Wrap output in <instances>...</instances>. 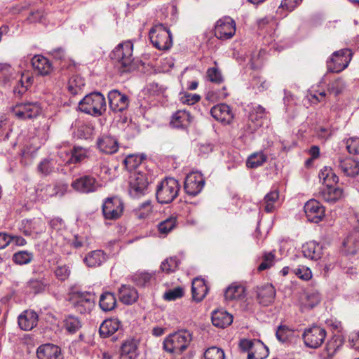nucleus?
Listing matches in <instances>:
<instances>
[{
  "label": "nucleus",
  "mask_w": 359,
  "mask_h": 359,
  "mask_svg": "<svg viewBox=\"0 0 359 359\" xmlns=\"http://www.w3.org/2000/svg\"><path fill=\"white\" fill-rule=\"evenodd\" d=\"M153 182L151 170L148 168L147 156L136 154V198L147 196L151 192Z\"/></svg>",
  "instance_id": "obj_1"
},
{
  "label": "nucleus",
  "mask_w": 359,
  "mask_h": 359,
  "mask_svg": "<svg viewBox=\"0 0 359 359\" xmlns=\"http://www.w3.org/2000/svg\"><path fill=\"white\" fill-rule=\"evenodd\" d=\"M110 57L120 73L131 71L133 69L135 60L133 44L130 41L119 43L111 52Z\"/></svg>",
  "instance_id": "obj_2"
},
{
  "label": "nucleus",
  "mask_w": 359,
  "mask_h": 359,
  "mask_svg": "<svg viewBox=\"0 0 359 359\" xmlns=\"http://www.w3.org/2000/svg\"><path fill=\"white\" fill-rule=\"evenodd\" d=\"M192 334L186 330H179L169 334L163 341L164 350L173 354H181L189 346Z\"/></svg>",
  "instance_id": "obj_3"
},
{
  "label": "nucleus",
  "mask_w": 359,
  "mask_h": 359,
  "mask_svg": "<svg viewBox=\"0 0 359 359\" xmlns=\"http://www.w3.org/2000/svg\"><path fill=\"white\" fill-rule=\"evenodd\" d=\"M180 190V185L177 180L172 177H166L156 187V200L160 203H171L177 197Z\"/></svg>",
  "instance_id": "obj_4"
},
{
  "label": "nucleus",
  "mask_w": 359,
  "mask_h": 359,
  "mask_svg": "<svg viewBox=\"0 0 359 359\" xmlns=\"http://www.w3.org/2000/svg\"><path fill=\"white\" fill-rule=\"evenodd\" d=\"M81 111L95 116L102 115L106 110V101L100 93H93L87 95L79 102Z\"/></svg>",
  "instance_id": "obj_5"
},
{
  "label": "nucleus",
  "mask_w": 359,
  "mask_h": 359,
  "mask_svg": "<svg viewBox=\"0 0 359 359\" xmlns=\"http://www.w3.org/2000/svg\"><path fill=\"white\" fill-rule=\"evenodd\" d=\"M152 45L158 50H168L172 45V35L169 29L161 24L154 26L149 32Z\"/></svg>",
  "instance_id": "obj_6"
},
{
  "label": "nucleus",
  "mask_w": 359,
  "mask_h": 359,
  "mask_svg": "<svg viewBox=\"0 0 359 359\" xmlns=\"http://www.w3.org/2000/svg\"><path fill=\"white\" fill-rule=\"evenodd\" d=\"M69 302L80 313H89L95 306V297L88 292L73 291L70 294Z\"/></svg>",
  "instance_id": "obj_7"
},
{
  "label": "nucleus",
  "mask_w": 359,
  "mask_h": 359,
  "mask_svg": "<svg viewBox=\"0 0 359 359\" xmlns=\"http://www.w3.org/2000/svg\"><path fill=\"white\" fill-rule=\"evenodd\" d=\"M42 111L38 102L17 103L11 109L12 114L20 120H32L37 118Z\"/></svg>",
  "instance_id": "obj_8"
},
{
  "label": "nucleus",
  "mask_w": 359,
  "mask_h": 359,
  "mask_svg": "<svg viewBox=\"0 0 359 359\" xmlns=\"http://www.w3.org/2000/svg\"><path fill=\"white\" fill-rule=\"evenodd\" d=\"M239 347L248 353V359H265L269 353L267 346L259 339H241Z\"/></svg>",
  "instance_id": "obj_9"
},
{
  "label": "nucleus",
  "mask_w": 359,
  "mask_h": 359,
  "mask_svg": "<svg viewBox=\"0 0 359 359\" xmlns=\"http://www.w3.org/2000/svg\"><path fill=\"white\" fill-rule=\"evenodd\" d=\"M352 52L348 48L335 51L327 61V71L339 73L345 69L351 60Z\"/></svg>",
  "instance_id": "obj_10"
},
{
  "label": "nucleus",
  "mask_w": 359,
  "mask_h": 359,
  "mask_svg": "<svg viewBox=\"0 0 359 359\" xmlns=\"http://www.w3.org/2000/svg\"><path fill=\"white\" fill-rule=\"evenodd\" d=\"M327 332L320 326L313 325L305 329L302 339L305 346L310 348H318L323 344Z\"/></svg>",
  "instance_id": "obj_11"
},
{
  "label": "nucleus",
  "mask_w": 359,
  "mask_h": 359,
  "mask_svg": "<svg viewBox=\"0 0 359 359\" xmlns=\"http://www.w3.org/2000/svg\"><path fill=\"white\" fill-rule=\"evenodd\" d=\"M71 187L77 192L88 194L97 191L101 185L93 176L85 175L74 180Z\"/></svg>",
  "instance_id": "obj_12"
},
{
  "label": "nucleus",
  "mask_w": 359,
  "mask_h": 359,
  "mask_svg": "<svg viewBox=\"0 0 359 359\" xmlns=\"http://www.w3.org/2000/svg\"><path fill=\"white\" fill-rule=\"evenodd\" d=\"M236 32V22L230 17L218 20L215 26V36L222 40L231 39Z\"/></svg>",
  "instance_id": "obj_13"
},
{
  "label": "nucleus",
  "mask_w": 359,
  "mask_h": 359,
  "mask_svg": "<svg viewBox=\"0 0 359 359\" xmlns=\"http://www.w3.org/2000/svg\"><path fill=\"white\" fill-rule=\"evenodd\" d=\"M205 185V179L198 172L189 173L184 180V189L185 192L192 196L198 195Z\"/></svg>",
  "instance_id": "obj_14"
},
{
  "label": "nucleus",
  "mask_w": 359,
  "mask_h": 359,
  "mask_svg": "<svg viewBox=\"0 0 359 359\" xmlns=\"http://www.w3.org/2000/svg\"><path fill=\"white\" fill-rule=\"evenodd\" d=\"M102 213L107 219H117L123 212V204L116 197L107 198L102 205Z\"/></svg>",
  "instance_id": "obj_15"
},
{
  "label": "nucleus",
  "mask_w": 359,
  "mask_h": 359,
  "mask_svg": "<svg viewBox=\"0 0 359 359\" xmlns=\"http://www.w3.org/2000/svg\"><path fill=\"white\" fill-rule=\"evenodd\" d=\"M304 212L309 222L318 223L325 216L324 207L316 200L307 201L304 207Z\"/></svg>",
  "instance_id": "obj_16"
},
{
  "label": "nucleus",
  "mask_w": 359,
  "mask_h": 359,
  "mask_svg": "<svg viewBox=\"0 0 359 359\" xmlns=\"http://www.w3.org/2000/svg\"><path fill=\"white\" fill-rule=\"evenodd\" d=\"M266 116V109L261 105H257L250 110L248 116V123L245 130L253 133L263 124V119Z\"/></svg>",
  "instance_id": "obj_17"
},
{
  "label": "nucleus",
  "mask_w": 359,
  "mask_h": 359,
  "mask_svg": "<svg viewBox=\"0 0 359 359\" xmlns=\"http://www.w3.org/2000/svg\"><path fill=\"white\" fill-rule=\"evenodd\" d=\"M97 146L100 152L113 154L118 150L117 139L110 134H102L97 140Z\"/></svg>",
  "instance_id": "obj_18"
},
{
  "label": "nucleus",
  "mask_w": 359,
  "mask_h": 359,
  "mask_svg": "<svg viewBox=\"0 0 359 359\" xmlns=\"http://www.w3.org/2000/svg\"><path fill=\"white\" fill-rule=\"evenodd\" d=\"M68 184L65 182H58L54 185L46 184L37 190L39 196L42 198L59 196L62 197L67 192Z\"/></svg>",
  "instance_id": "obj_19"
},
{
  "label": "nucleus",
  "mask_w": 359,
  "mask_h": 359,
  "mask_svg": "<svg viewBox=\"0 0 359 359\" xmlns=\"http://www.w3.org/2000/svg\"><path fill=\"white\" fill-rule=\"evenodd\" d=\"M109 104L115 112L123 111L128 106V98L117 90H112L108 93Z\"/></svg>",
  "instance_id": "obj_20"
},
{
  "label": "nucleus",
  "mask_w": 359,
  "mask_h": 359,
  "mask_svg": "<svg viewBox=\"0 0 359 359\" xmlns=\"http://www.w3.org/2000/svg\"><path fill=\"white\" fill-rule=\"evenodd\" d=\"M256 292L259 303L264 306L273 302L276 294L274 287L269 283L257 287Z\"/></svg>",
  "instance_id": "obj_21"
},
{
  "label": "nucleus",
  "mask_w": 359,
  "mask_h": 359,
  "mask_svg": "<svg viewBox=\"0 0 359 359\" xmlns=\"http://www.w3.org/2000/svg\"><path fill=\"white\" fill-rule=\"evenodd\" d=\"M210 114L215 120L224 124H229L233 118V114L230 107L226 104L214 106L210 109Z\"/></svg>",
  "instance_id": "obj_22"
},
{
  "label": "nucleus",
  "mask_w": 359,
  "mask_h": 359,
  "mask_svg": "<svg viewBox=\"0 0 359 359\" xmlns=\"http://www.w3.org/2000/svg\"><path fill=\"white\" fill-rule=\"evenodd\" d=\"M153 211L151 201L147 199L139 204L136 208V225H142V227L149 224V220Z\"/></svg>",
  "instance_id": "obj_23"
},
{
  "label": "nucleus",
  "mask_w": 359,
  "mask_h": 359,
  "mask_svg": "<svg viewBox=\"0 0 359 359\" xmlns=\"http://www.w3.org/2000/svg\"><path fill=\"white\" fill-rule=\"evenodd\" d=\"M344 196L343 189L332 184L325 186L319 192V196L329 203H336L341 199Z\"/></svg>",
  "instance_id": "obj_24"
},
{
  "label": "nucleus",
  "mask_w": 359,
  "mask_h": 359,
  "mask_svg": "<svg viewBox=\"0 0 359 359\" xmlns=\"http://www.w3.org/2000/svg\"><path fill=\"white\" fill-rule=\"evenodd\" d=\"M39 359H62L61 349L53 344H45L38 347L36 351Z\"/></svg>",
  "instance_id": "obj_25"
},
{
  "label": "nucleus",
  "mask_w": 359,
  "mask_h": 359,
  "mask_svg": "<svg viewBox=\"0 0 359 359\" xmlns=\"http://www.w3.org/2000/svg\"><path fill=\"white\" fill-rule=\"evenodd\" d=\"M337 166L348 177H355L359 174V161L352 158H339Z\"/></svg>",
  "instance_id": "obj_26"
},
{
  "label": "nucleus",
  "mask_w": 359,
  "mask_h": 359,
  "mask_svg": "<svg viewBox=\"0 0 359 359\" xmlns=\"http://www.w3.org/2000/svg\"><path fill=\"white\" fill-rule=\"evenodd\" d=\"M18 323L21 330L29 331L36 326L38 315L33 311L26 310L18 316Z\"/></svg>",
  "instance_id": "obj_27"
},
{
  "label": "nucleus",
  "mask_w": 359,
  "mask_h": 359,
  "mask_svg": "<svg viewBox=\"0 0 359 359\" xmlns=\"http://www.w3.org/2000/svg\"><path fill=\"white\" fill-rule=\"evenodd\" d=\"M32 65L35 72L42 76L49 74L53 70L51 62L44 56L35 55L32 59Z\"/></svg>",
  "instance_id": "obj_28"
},
{
  "label": "nucleus",
  "mask_w": 359,
  "mask_h": 359,
  "mask_svg": "<svg viewBox=\"0 0 359 359\" xmlns=\"http://www.w3.org/2000/svg\"><path fill=\"white\" fill-rule=\"evenodd\" d=\"M302 252L305 257L312 260H318L323 255V248L316 241H309L303 245Z\"/></svg>",
  "instance_id": "obj_29"
},
{
  "label": "nucleus",
  "mask_w": 359,
  "mask_h": 359,
  "mask_svg": "<svg viewBox=\"0 0 359 359\" xmlns=\"http://www.w3.org/2000/svg\"><path fill=\"white\" fill-rule=\"evenodd\" d=\"M121 322L117 318H109L104 320L100 326V334L106 338L114 334L120 327Z\"/></svg>",
  "instance_id": "obj_30"
},
{
  "label": "nucleus",
  "mask_w": 359,
  "mask_h": 359,
  "mask_svg": "<svg viewBox=\"0 0 359 359\" xmlns=\"http://www.w3.org/2000/svg\"><path fill=\"white\" fill-rule=\"evenodd\" d=\"M208 287L202 278H195L192 282L191 292L193 299L196 302H201L206 296Z\"/></svg>",
  "instance_id": "obj_31"
},
{
  "label": "nucleus",
  "mask_w": 359,
  "mask_h": 359,
  "mask_svg": "<svg viewBox=\"0 0 359 359\" xmlns=\"http://www.w3.org/2000/svg\"><path fill=\"white\" fill-rule=\"evenodd\" d=\"M212 322L214 326L224 328L233 322V316L225 311H215L212 314Z\"/></svg>",
  "instance_id": "obj_32"
},
{
  "label": "nucleus",
  "mask_w": 359,
  "mask_h": 359,
  "mask_svg": "<svg viewBox=\"0 0 359 359\" xmlns=\"http://www.w3.org/2000/svg\"><path fill=\"white\" fill-rule=\"evenodd\" d=\"M191 122V116L185 110H178L172 118L170 124L175 128H186Z\"/></svg>",
  "instance_id": "obj_33"
},
{
  "label": "nucleus",
  "mask_w": 359,
  "mask_h": 359,
  "mask_svg": "<svg viewBox=\"0 0 359 359\" xmlns=\"http://www.w3.org/2000/svg\"><path fill=\"white\" fill-rule=\"evenodd\" d=\"M347 253L355 254L359 250V231L351 232L343 242Z\"/></svg>",
  "instance_id": "obj_34"
},
{
  "label": "nucleus",
  "mask_w": 359,
  "mask_h": 359,
  "mask_svg": "<svg viewBox=\"0 0 359 359\" xmlns=\"http://www.w3.org/2000/svg\"><path fill=\"white\" fill-rule=\"evenodd\" d=\"M99 305L104 311H110L113 310L116 305V299L114 293L110 292H104L100 297Z\"/></svg>",
  "instance_id": "obj_35"
},
{
  "label": "nucleus",
  "mask_w": 359,
  "mask_h": 359,
  "mask_svg": "<svg viewBox=\"0 0 359 359\" xmlns=\"http://www.w3.org/2000/svg\"><path fill=\"white\" fill-rule=\"evenodd\" d=\"M88 267L100 266L105 261L104 253L102 250H94L89 252L83 259Z\"/></svg>",
  "instance_id": "obj_36"
},
{
  "label": "nucleus",
  "mask_w": 359,
  "mask_h": 359,
  "mask_svg": "<svg viewBox=\"0 0 359 359\" xmlns=\"http://www.w3.org/2000/svg\"><path fill=\"white\" fill-rule=\"evenodd\" d=\"M121 359L135 358V338L130 337L125 340L121 346Z\"/></svg>",
  "instance_id": "obj_37"
},
{
  "label": "nucleus",
  "mask_w": 359,
  "mask_h": 359,
  "mask_svg": "<svg viewBox=\"0 0 359 359\" xmlns=\"http://www.w3.org/2000/svg\"><path fill=\"white\" fill-rule=\"evenodd\" d=\"M135 290L133 286L122 285L118 290L119 299L124 304L131 305L135 302Z\"/></svg>",
  "instance_id": "obj_38"
},
{
  "label": "nucleus",
  "mask_w": 359,
  "mask_h": 359,
  "mask_svg": "<svg viewBox=\"0 0 359 359\" xmlns=\"http://www.w3.org/2000/svg\"><path fill=\"white\" fill-rule=\"evenodd\" d=\"M82 326L81 321L78 317L69 315L63 320V327L69 334H74L79 331Z\"/></svg>",
  "instance_id": "obj_39"
},
{
  "label": "nucleus",
  "mask_w": 359,
  "mask_h": 359,
  "mask_svg": "<svg viewBox=\"0 0 359 359\" xmlns=\"http://www.w3.org/2000/svg\"><path fill=\"white\" fill-rule=\"evenodd\" d=\"M320 301V296L317 292H306L301 297V304L304 308L312 309Z\"/></svg>",
  "instance_id": "obj_40"
},
{
  "label": "nucleus",
  "mask_w": 359,
  "mask_h": 359,
  "mask_svg": "<svg viewBox=\"0 0 359 359\" xmlns=\"http://www.w3.org/2000/svg\"><path fill=\"white\" fill-rule=\"evenodd\" d=\"M245 288L241 285L233 283L229 285L224 293L225 299L227 300L238 299L243 297Z\"/></svg>",
  "instance_id": "obj_41"
},
{
  "label": "nucleus",
  "mask_w": 359,
  "mask_h": 359,
  "mask_svg": "<svg viewBox=\"0 0 359 359\" xmlns=\"http://www.w3.org/2000/svg\"><path fill=\"white\" fill-rule=\"evenodd\" d=\"M279 198V192L274 189L268 193L263 201L264 209L267 212H271L275 210L276 203Z\"/></svg>",
  "instance_id": "obj_42"
},
{
  "label": "nucleus",
  "mask_w": 359,
  "mask_h": 359,
  "mask_svg": "<svg viewBox=\"0 0 359 359\" xmlns=\"http://www.w3.org/2000/svg\"><path fill=\"white\" fill-rule=\"evenodd\" d=\"M84 86L83 79L80 76L74 75L68 81L67 89L72 95H77L81 92Z\"/></svg>",
  "instance_id": "obj_43"
},
{
  "label": "nucleus",
  "mask_w": 359,
  "mask_h": 359,
  "mask_svg": "<svg viewBox=\"0 0 359 359\" xmlns=\"http://www.w3.org/2000/svg\"><path fill=\"white\" fill-rule=\"evenodd\" d=\"M56 162L52 158H45L37 165L38 172L42 175L47 176L55 170Z\"/></svg>",
  "instance_id": "obj_44"
},
{
  "label": "nucleus",
  "mask_w": 359,
  "mask_h": 359,
  "mask_svg": "<svg viewBox=\"0 0 359 359\" xmlns=\"http://www.w3.org/2000/svg\"><path fill=\"white\" fill-rule=\"evenodd\" d=\"M319 178L323 181L325 186H327L328 184L334 185V184L337 183L339 180L338 176L333 172L332 168L327 167H325L320 171Z\"/></svg>",
  "instance_id": "obj_45"
},
{
  "label": "nucleus",
  "mask_w": 359,
  "mask_h": 359,
  "mask_svg": "<svg viewBox=\"0 0 359 359\" xmlns=\"http://www.w3.org/2000/svg\"><path fill=\"white\" fill-rule=\"evenodd\" d=\"M267 160V156L263 152L252 154L247 160L246 165L250 168H257L262 165Z\"/></svg>",
  "instance_id": "obj_46"
},
{
  "label": "nucleus",
  "mask_w": 359,
  "mask_h": 359,
  "mask_svg": "<svg viewBox=\"0 0 359 359\" xmlns=\"http://www.w3.org/2000/svg\"><path fill=\"white\" fill-rule=\"evenodd\" d=\"M87 157V150L81 147H74L71 151V156L67 163H79Z\"/></svg>",
  "instance_id": "obj_47"
},
{
  "label": "nucleus",
  "mask_w": 359,
  "mask_h": 359,
  "mask_svg": "<svg viewBox=\"0 0 359 359\" xmlns=\"http://www.w3.org/2000/svg\"><path fill=\"white\" fill-rule=\"evenodd\" d=\"M34 255L32 252L27 250H22L15 252L13 255V261L18 265H24L30 263L33 259Z\"/></svg>",
  "instance_id": "obj_48"
},
{
  "label": "nucleus",
  "mask_w": 359,
  "mask_h": 359,
  "mask_svg": "<svg viewBox=\"0 0 359 359\" xmlns=\"http://www.w3.org/2000/svg\"><path fill=\"white\" fill-rule=\"evenodd\" d=\"M31 236L36 237L46 231V224L41 218L29 219Z\"/></svg>",
  "instance_id": "obj_49"
},
{
  "label": "nucleus",
  "mask_w": 359,
  "mask_h": 359,
  "mask_svg": "<svg viewBox=\"0 0 359 359\" xmlns=\"http://www.w3.org/2000/svg\"><path fill=\"white\" fill-rule=\"evenodd\" d=\"M180 261L176 257L165 259L161 264V270L167 273L174 272L178 268Z\"/></svg>",
  "instance_id": "obj_50"
},
{
  "label": "nucleus",
  "mask_w": 359,
  "mask_h": 359,
  "mask_svg": "<svg viewBox=\"0 0 359 359\" xmlns=\"http://www.w3.org/2000/svg\"><path fill=\"white\" fill-rule=\"evenodd\" d=\"M155 278V273L140 271L136 274V285L147 286Z\"/></svg>",
  "instance_id": "obj_51"
},
{
  "label": "nucleus",
  "mask_w": 359,
  "mask_h": 359,
  "mask_svg": "<svg viewBox=\"0 0 359 359\" xmlns=\"http://www.w3.org/2000/svg\"><path fill=\"white\" fill-rule=\"evenodd\" d=\"M177 218L171 216L158 224V231L161 233L167 234L171 231L175 226Z\"/></svg>",
  "instance_id": "obj_52"
},
{
  "label": "nucleus",
  "mask_w": 359,
  "mask_h": 359,
  "mask_svg": "<svg viewBox=\"0 0 359 359\" xmlns=\"http://www.w3.org/2000/svg\"><path fill=\"white\" fill-rule=\"evenodd\" d=\"M345 87L344 81L339 78L329 83L327 90L330 94L337 96L343 92Z\"/></svg>",
  "instance_id": "obj_53"
},
{
  "label": "nucleus",
  "mask_w": 359,
  "mask_h": 359,
  "mask_svg": "<svg viewBox=\"0 0 359 359\" xmlns=\"http://www.w3.org/2000/svg\"><path fill=\"white\" fill-rule=\"evenodd\" d=\"M46 286L47 284L44 282L43 280L41 279H32L30 280L27 284V288H29V290L34 294L44 291Z\"/></svg>",
  "instance_id": "obj_54"
},
{
  "label": "nucleus",
  "mask_w": 359,
  "mask_h": 359,
  "mask_svg": "<svg viewBox=\"0 0 359 359\" xmlns=\"http://www.w3.org/2000/svg\"><path fill=\"white\" fill-rule=\"evenodd\" d=\"M205 359H224V351L217 346H212L205 350L204 352Z\"/></svg>",
  "instance_id": "obj_55"
},
{
  "label": "nucleus",
  "mask_w": 359,
  "mask_h": 359,
  "mask_svg": "<svg viewBox=\"0 0 359 359\" xmlns=\"http://www.w3.org/2000/svg\"><path fill=\"white\" fill-rule=\"evenodd\" d=\"M93 130L91 124L81 123L77 126V135L80 138L88 139L93 134Z\"/></svg>",
  "instance_id": "obj_56"
},
{
  "label": "nucleus",
  "mask_w": 359,
  "mask_h": 359,
  "mask_svg": "<svg viewBox=\"0 0 359 359\" xmlns=\"http://www.w3.org/2000/svg\"><path fill=\"white\" fill-rule=\"evenodd\" d=\"M275 257V254L273 252H265L263 255V260L258 266V271H264L271 267L274 264Z\"/></svg>",
  "instance_id": "obj_57"
},
{
  "label": "nucleus",
  "mask_w": 359,
  "mask_h": 359,
  "mask_svg": "<svg viewBox=\"0 0 359 359\" xmlns=\"http://www.w3.org/2000/svg\"><path fill=\"white\" fill-rule=\"evenodd\" d=\"M184 290L181 287L168 290L163 294V298L167 301H174L184 296Z\"/></svg>",
  "instance_id": "obj_58"
},
{
  "label": "nucleus",
  "mask_w": 359,
  "mask_h": 359,
  "mask_svg": "<svg viewBox=\"0 0 359 359\" xmlns=\"http://www.w3.org/2000/svg\"><path fill=\"white\" fill-rule=\"evenodd\" d=\"M292 330L286 325H280L276 333V338L281 342H285L292 335Z\"/></svg>",
  "instance_id": "obj_59"
},
{
  "label": "nucleus",
  "mask_w": 359,
  "mask_h": 359,
  "mask_svg": "<svg viewBox=\"0 0 359 359\" xmlns=\"http://www.w3.org/2000/svg\"><path fill=\"white\" fill-rule=\"evenodd\" d=\"M70 273V267L65 264L57 266L55 270V276L61 281L67 280L69 278Z\"/></svg>",
  "instance_id": "obj_60"
},
{
  "label": "nucleus",
  "mask_w": 359,
  "mask_h": 359,
  "mask_svg": "<svg viewBox=\"0 0 359 359\" xmlns=\"http://www.w3.org/2000/svg\"><path fill=\"white\" fill-rule=\"evenodd\" d=\"M180 100L182 104L192 105L201 100V96L197 94L184 93L180 95Z\"/></svg>",
  "instance_id": "obj_61"
},
{
  "label": "nucleus",
  "mask_w": 359,
  "mask_h": 359,
  "mask_svg": "<svg viewBox=\"0 0 359 359\" xmlns=\"http://www.w3.org/2000/svg\"><path fill=\"white\" fill-rule=\"evenodd\" d=\"M208 79L213 83H221L223 81V77L217 68L211 67L207 71Z\"/></svg>",
  "instance_id": "obj_62"
},
{
  "label": "nucleus",
  "mask_w": 359,
  "mask_h": 359,
  "mask_svg": "<svg viewBox=\"0 0 359 359\" xmlns=\"http://www.w3.org/2000/svg\"><path fill=\"white\" fill-rule=\"evenodd\" d=\"M14 70L11 66H6L2 69L1 78L4 85L10 84L14 79Z\"/></svg>",
  "instance_id": "obj_63"
},
{
  "label": "nucleus",
  "mask_w": 359,
  "mask_h": 359,
  "mask_svg": "<svg viewBox=\"0 0 359 359\" xmlns=\"http://www.w3.org/2000/svg\"><path fill=\"white\" fill-rule=\"evenodd\" d=\"M346 149L350 154H359V138L351 137L346 142Z\"/></svg>",
  "instance_id": "obj_64"
}]
</instances>
